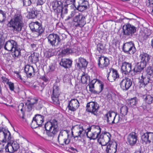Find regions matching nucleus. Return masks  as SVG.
Masks as SVG:
<instances>
[{
  "label": "nucleus",
  "mask_w": 153,
  "mask_h": 153,
  "mask_svg": "<svg viewBox=\"0 0 153 153\" xmlns=\"http://www.w3.org/2000/svg\"><path fill=\"white\" fill-rule=\"evenodd\" d=\"M72 52L73 51L69 46H64L61 51L62 55L63 56L68 55Z\"/></svg>",
  "instance_id": "72a5a7b5"
},
{
  "label": "nucleus",
  "mask_w": 153,
  "mask_h": 153,
  "mask_svg": "<svg viewBox=\"0 0 153 153\" xmlns=\"http://www.w3.org/2000/svg\"><path fill=\"white\" fill-rule=\"evenodd\" d=\"M63 131L62 130V131H60L59 133V134L58 135V137L59 138L60 137H65V136H64L63 135Z\"/></svg>",
  "instance_id": "e2e57ef3"
},
{
  "label": "nucleus",
  "mask_w": 153,
  "mask_h": 153,
  "mask_svg": "<svg viewBox=\"0 0 153 153\" xmlns=\"http://www.w3.org/2000/svg\"><path fill=\"white\" fill-rule=\"evenodd\" d=\"M123 51L128 54H133L136 51L134 43L132 41L124 43L122 48Z\"/></svg>",
  "instance_id": "1a4fd4ad"
},
{
  "label": "nucleus",
  "mask_w": 153,
  "mask_h": 153,
  "mask_svg": "<svg viewBox=\"0 0 153 153\" xmlns=\"http://www.w3.org/2000/svg\"><path fill=\"white\" fill-rule=\"evenodd\" d=\"M17 46H18L17 42L14 40L10 39L5 43L4 48L7 51H11Z\"/></svg>",
  "instance_id": "412c9836"
},
{
  "label": "nucleus",
  "mask_w": 153,
  "mask_h": 153,
  "mask_svg": "<svg viewBox=\"0 0 153 153\" xmlns=\"http://www.w3.org/2000/svg\"><path fill=\"white\" fill-rule=\"evenodd\" d=\"M128 108L126 106H123L120 109V115L125 116L127 114L128 112Z\"/></svg>",
  "instance_id": "37998d69"
},
{
  "label": "nucleus",
  "mask_w": 153,
  "mask_h": 153,
  "mask_svg": "<svg viewBox=\"0 0 153 153\" xmlns=\"http://www.w3.org/2000/svg\"><path fill=\"white\" fill-rule=\"evenodd\" d=\"M144 100L148 104H152L153 102V97L151 95H148L144 96Z\"/></svg>",
  "instance_id": "a19ab883"
},
{
  "label": "nucleus",
  "mask_w": 153,
  "mask_h": 153,
  "mask_svg": "<svg viewBox=\"0 0 153 153\" xmlns=\"http://www.w3.org/2000/svg\"><path fill=\"white\" fill-rule=\"evenodd\" d=\"M49 67V71H53L55 69V66L52 64L50 65Z\"/></svg>",
  "instance_id": "13d9d810"
},
{
  "label": "nucleus",
  "mask_w": 153,
  "mask_h": 153,
  "mask_svg": "<svg viewBox=\"0 0 153 153\" xmlns=\"http://www.w3.org/2000/svg\"><path fill=\"white\" fill-rule=\"evenodd\" d=\"M88 79H89V77L88 76V75L84 74L81 76V80L82 83L85 84L86 83L87 80Z\"/></svg>",
  "instance_id": "49530a36"
},
{
  "label": "nucleus",
  "mask_w": 153,
  "mask_h": 153,
  "mask_svg": "<svg viewBox=\"0 0 153 153\" xmlns=\"http://www.w3.org/2000/svg\"><path fill=\"white\" fill-rule=\"evenodd\" d=\"M146 74L150 76L153 77V66L149 65L147 66L145 69Z\"/></svg>",
  "instance_id": "58836bf2"
},
{
  "label": "nucleus",
  "mask_w": 153,
  "mask_h": 153,
  "mask_svg": "<svg viewBox=\"0 0 153 153\" xmlns=\"http://www.w3.org/2000/svg\"><path fill=\"white\" fill-rule=\"evenodd\" d=\"M111 134L108 132H106L104 134H101L100 135L99 138L97 139L98 142H99L100 139H102L105 141V143H109L111 140Z\"/></svg>",
  "instance_id": "7c9ffc66"
},
{
  "label": "nucleus",
  "mask_w": 153,
  "mask_h": 153,
  "mask_svg": "<svg viewBox=\"0 0 153 153\" xmlns=\"http://www.w3.org/2000/svg\"><path fill=\"white\" fill-rule=\"evenodd\" d=\"M72 62L71 60L68 59L64 58L62 59L59 64L65 68H69L71 66Z\"/></svg>",
  "instance_id": "393cba45"
},
{
  "label": "nucleus",
  "mask_w": 153,
  "mask_h": 153,
  "mask_svg": "<svg viewBox=\"0 0 153 153\" xmlns=\"http://www.w3.org/2000/svg\"><path fill=\"white\" fill-rule=\"evenodd\" d=\"M148 3L146 4V5H147L148 4V6L152 9H153V0H149Z\"/></svg>",
  "instance_id": "4d7b16f0"
},
{
  "label": "nucleus",
  "mask_w": 153,
  "mask_h": 153,
  "mask_svg": "<svg viewBox=\"0 0 153 153\" xmlns=\"http://www.w3.org/2000/svg\"><path fill=\"white\" fill-rule=\"evenodd\" d=\"M36 108L37 110H40L42 107L43 105L42 104V103L40 101H38L37 102L36 104Z\"/></svg>",
  "instance_id": "8fccbe9b"
},
{
  "label": "nucleus",
  "mask_w": 153,
  "mask_h": 153,
  "mask_svg": "<svg viewBox=\"0 0 153 153\" xmlns=\"http://www.w3.org/2000/svg\"><path fill=\"white\" fill-rule=\"evenodd\" d=\"M76 3V0H66L65 4H64L65 5L67 6L68 5L70 4H72L75 7V4Z\"/></svg>",
  "instance_id": "de8ad7c7"
},
{
  "label": "nucleus",
  "mask_w": 153,
  "mask_h": 153,
  "mask_svg": "<svg viewBox=\"0 0 153 153\" xmlns=\"http://www.w3.org/2000/svg\"><path fill=\"white\" fill-rule=\"evenodd\" d=\"M75 6V9L80 12L86 10L89 6L88 0H76Z\"/></svg>",
  "instance_id": "ddd939ff"
},
{
  "label": "nucleus",
  "mask_w": 153,
  "mask_h": 153,
  "mask_svg": "<svg viewBox=\"0 0 153 153\" xmlns=\"http://www.w3.org/2000/svg\"><path fill=\"white\" fill-rule=\"evenodd\" d=\"M79 131L78 132V136H80L82 137L84 135L85 133H87L86 130L84 129L82 126H80L79 127Z\"/></svg>",
  "instance_id": "c03bdc74"
},
{
  "label": "nucleus",
  "mask_w": 153,
  "mask_h": 153,
  "mask_svg": "<svg viewBox=\"0 0 153 153\" xmlns=\"http://www.w3.org/2000/svg\"><path fill=\"white\" fill-rule=\"evenodd\" d=\"M41 79L43 81V82L45 83L48 84L49 82L50 79L49 78L46 76H42Z\"/></svg>",
  "instance_id": "5fc2aeb1"
},
{
  "label": "nucleus",
  "mask_w": 153,
  "mask_h": 153,
  "mask_svg": "<svg viewBox=\"0 0 153 153\" xmlns=\"http://www.w3.org/2000/svg\"><path fill=\"white\" fill-rule=\"evenodd\" d=\"M57 140L59 144L62 146H63L64 144L65 145L69 144L70 141V139H68L67 138H65V137H61L59 138L58 137Z\"/></svg>",
  "instance_id": "473e14b6"
},
{
  "label": "nucleus",
  "mask_w": 153,
  "mask_h": 153,
  "mask_svg": "<svg viewBox=\"0 0 153 153\" xmlns=\"http://www.w3.org/2000/svg\"><path fill=\"white\" fill-rule=\"evenodd\" d=\"M61 0L60 1H53L51 3L53 9L54 11L58 12H60L61 11V5H62V2Z\"/></svg>",
  "instance_id": "a878e982"
},
{
  "label": "nucleus",
  "mask_w": 153,
  "mask_h": 153,
  "mask_svg": "<svg viewBox=\"0 0 153 153\" xmlns=\"http://www.w3.org/2000/svg\"><path fill=\"white\" fill-rule=\"evenodd\" d=\"M138 99L136 97L131 98L128 101V105L131 107H134L138 102Z\"/></svg>",
  "instance_id": "c9c22d12"
},
{
  "label": "nucleus",
  "mask_w": 153,
  "mask_h": 153,
  "mask_svg": "<svg viewBox=\"0 0 153 153\" xmlns=\"http://www.w3.org/2000/svg\"><path fill=\"white\" fill-rule=\"evenodd\" d=\"M25 104L27 105L28 111H30L32 110L34 105L30 103L28 101Z\"/></svg>",
  "instance_id": "3c124183"
},
{
  "label": "nucleus",
  "mask_w": 153,
  "mask_h": 153,
  "mask_svg": "<svg viewBox=\"0 0 153 153\" xmlns=\"http://www.w3.org/2000/svg\"><path fill=\"white\" fill-rule=\"evenodd\" d=\"M24 105L23 103H20L18 107L19 110L21 109V108H23Z\"/></svg>",
  "instance_id": "338daca9"
},
{
  "label": "nucleus",
  "mask_w": 153,
  "mask_h": 153,
  "mask_svg": "<svg viewBox=\"0 0 153 153\" xmlns=\"http://www.w3.org/2000/svg\"><path fill=\"white\" fill-rule=\"evenodd\" d=\"M117 114L113 111H109L105 115V120L107 123L110 125H113L115 123L114 122L116 117Z\"/></svg>",
  "instance_id": "f3484780"
},
{
  "label": "nucleus",
  "mask_w": 153,
  "mask_h": 153,
  "mask_svg": "<svg viewBox=\"0 0 153 153\" xmlns=\"http://www.w3.org/2000/svg\"><path fill=\"white\" fill-rule=\"evenodd\" d=\"M38 101V99L37 98L35 97L31 98L30 100H27V101L29 102L30 103L32 104L33 105L35 104H36Z\"/></svg>",
  "instance_id": "09e8293b"
},
{
  "label": "nucleus",
  "mask_w": 153,
  "mask_h": 153,
  "mask_svg": "<svg viewBox=\"0 0 153 153\" xmlns=\"http://www.w3.org/2000/svg\"><path fill=\"white\" fill-rule=\"evenodd\" d=\"M51 50H49V52L48 53V57H51L54 55V54L53 53H50L51 52Z\"/></svg>",
  "instance_id": "69168bd1"
},
{
  "label": "nucleus",
  "mask_w": 153,
  "mask_h": 153,
  "mask_svg": "<svg viewBox=\"0 0 153 153\" xmlns=\"http://www.w3.org/2000/svg\"><path fill=\"white\" fill-rule=\"evenodd\" d=\"M139 82L140 83V85L144 86L146 85L150 82H151L152 81L150 79V76L146 74H144L143 73H141V77L139 78Z\"/></svg>",
  "instance_id": "5701e85b"
},
{
  "label": "nucleus",
  "mask_w": 153,
  "mask_h": 153,
  "mask_svg": "<svg viewBox=\"0 0 153 153\" xmlns=\"http://www.w3.org/2000/svg\"><path fill=\"white\" fill-rule=\"evenodd\" d=\"M0 141L6 143L10 141L14 152L17 151L19 148V145L16 142L13 141V138L11 136V134L7 128L0 127Z\"/></svg>",
  "instance_id": "7ed1b4c3"
},
{
  "label": "nucleus",
  "mask_w": 153,
  "mask_h": 153,
  "mask_svg": "<svg viewBox=\"0 0 153 153\" xmlns=\"http://www.w3.org/2000/svg\"><path fill=\"white\" fill-rule=\"evenodd\" d=\"M30 61L32 62L36 63L38 62L39 60V55L37 53H34L31 54L30 57H29Z\"/></svg>",
  "instance_id": "e433bc0d"
},
{
  "label": "nucleus",
  "mask_w": 153,
  "mask_h": 153,
  "mask_svg": "<svg viewBox=\"0 0 153 153\" xmlns=\"http://www.w3.org/2000/svg\"><path fill=\"white\" fill-rule=\"evenodd\" d=\"M110 64V60L108 58L102 55L98 57L97 66L99 68L102 70L106 69Z\"/></svg>",
  "instance_id": "6e6552de"
},
{
  "label": "nucleus",
  "mask_w": 153,
  "mask_h": 153,
  "mask_svg": "<svg viewBox=\"0 0 153 153\" xmlns=\"http://www.w3.org/2000/svg\"><path fill=\"white\" fill-rule=\"evenodd\" d=\"M29 26L32 32H37L39 35L42 34L45 30V28L42 26V23L37 21L31 22L30 23Z\"/></svg>",
  "instance_id": "0eeeda50"
},
{
  "label": "nucleus",
  "mask_w": 153,
  "mask_h": 153,
  "mask_svg": "<svg viewBox=\"0 0 153 153\" xmlns=\"http://www.w3.org/2000/svg\"><path fill=\"white\" fill-rule=\"evenodd\" d=\"M44 127L48 137L51 139L59 131L58 121L55 119H51L46 122Z\"/></svg>",
  "instance_id": "20e7f679"
},
{
  "label": "nucleus",
  "mask_w": 153,
  "mask_h": 153,
  "mask_svg": "<svg viewBox=\"0 0 153 153\" xmlns=\"http://www.w3.org/2000/svg\"><path fill=\"white\" fill-rule=\"evenodd\" d=\"M44 117L39 114H36L33 117L31 125L33 128H35L38 126H41L43 122Z\"/></svg>",
  "instance_id": "9b49d317"
},
{
  "label": "nucleus",
  "mask_w": 153,
  "mask_h": 153,
  "mask_svg": "<svg viewBox=\"0 0 153 153\" xmlns=\"http://www.w3.org/2000/svg\"><path fill=\"white\" fill-rule=\"evenodd\" d=\"M120 78V75L116 70L112 69L111 76L107 78L108 80L111 82H113L117 80Z\"/></svg>",
  "instance_id": "c756f323"
},
{
  "label": "nucleus",
  "mask_w": 153,
  "mask_h": 153,
  "mask_svg": "<svg viewBox=\"0 0 153 153\" xmlns=\"http://www.w3.org/2000/svg\"><path fill=\"white\" fill-rule=\"evenodd\" d=\"M91 129L97 130V131L92 132L91 135L94 138V140H96L97 138L98 139L101 132V129L100 127L98 126L92 125L91 127L87 128L88 132L91 131Z\"/></svg>",
  "instance_id": "6ab92c4d"
},
{
  "label": "nucleus",
  "mask_w": 153,
  "mask_h": 153,
  "mask_svg": "<svg viewBox=\"0 0 153 153\" xmlns=\"http://www.w3.org/2000/svg\"><path fill=\"white\" fill-rule=\"evenodd\" d=\"M7 25L10 28L11 30L14 33H18L20 32L24 26L22 16L20 13L17 12Z\"/></svg>",
  "instance_id": "f257e3e1"
},
{
  "label": "nucleus",
  "mask_w": 153,
  "mask_h": 153,
  "mask_svg": "<svg viewBox=\"0 0 153 153\" xmlns=\"http://www.w3.org/2000/svg\"><path fill=\"white\" fill-rule=\"evenodd\" d=\"M79 104L76 99H72L69 102L67 107L69 110L74 112L77 109L79 106Z\"/></svg>",
  "instance_id": "aec40b11"
},
{
  "label": "nucleus",
  "mask_w": 153,
  "mask_h": 153,
  "mask_svg": "<svg viewBox=\"0 0 153 153\" xmlns=\"http://www.w3.org/2000/svg\"><path fill=\"white\" fill-rule=\"evenodd\" d=\"M112 69H114V68H110L109 69V71L108 72L107 74V78H108V77H109L110 74L111 72V70L112 71Z\"/></svg>",
  "instance_id": "0e129e2a"
},
{
  "label": "nucleus",
  "mask_w": 153,
  "mask_h": 153,
  "mask_svg": "<svg viewBox=\"0 0 153 153\" xmlns=\"http://www.w3.org/2000/svg\"><path fill=\"white\" fill-rule=\"evenodd\" d=\"M23 5L25 6H30L31 2L30 0H23Z\"/></svg>",
  "instance_id": "864d4df0"
},
{
  "label": "nucleus",
  "mask_w": 153,
  "mask_h": 153,
  "mask_svg": "<svg viewBox=\"0 0 153 153\" xmlns=\"http://www.w3.org/2000/svg\"><path fill=\"white\" fill-rule=\"evenodd\" d=\"M73 21L77 23L75 25L76 27H82L86 24L85 16L82 13H79L77 15L75 16L73 18Z\"/></svg>",
  "instance_id": "f8f14e48"
},
{
  "label": "nucleus",
  "mask_w": 153,
  "mask_h": 153,
  "mask_svg": "<svg viewBox=\"0 0 153 153\" xmlns=\"http://www.w3.org/2000/svg\"><path fill=\"white\" fill-rule=\"evenodd\" d=\"M141 139L143 143L149 144L152 142H153V133L147 132L144 133L141 136Z\"/></svg>",
  "instance_id": "a211bd4d"
},
{
  "label": "nucleus",
  "mask_w": 153,
  "mask_h": 153,
  "mask_svg": "<svg viewBox=\"0 0 153 153\" xmlns=\"http://www.w3.org/2000/svg\"><path fill=\"white\" fill-rule=\"evenodd\" d=\"M23 51L20 48H18V46H16L12 51V55L14 58H18L21 56V51Z\"/></svg>",
  "instance_id": "2f4dec72"
},
{
  "label": "nucleus",
  "mask_w": 153,
  "mask_h": 153,
  "mask_svg": "<svg viewBox=\"0 0 153 153\" xmlns=\"http://www.w3.org/2000/svg\"><path fill=\"white\" fill-rule=\"evenodd\" d=\"M24 71L29 77L32 76L33 74L35 75L34 69L32 66L28 65H26L25 67Z\"/></svg>",
  "instance_id": "c85d7f7f"
},
{
  "label": "nucleus",
  "mask_w": 153,
  "mask_h": 153,
  "mask_svg": "<svg viewBox=\"0 0 153 153\" xmlns=\"http://www.w3.org/2000/svg\"><path fill=\"white\" fill-rule=\"evenodd\" d=\"M78 61L79 62H77L76 65L79 69H81L82 68H84L85 69L87 67L88 62L85 59L81 57H79Z\"/></svg>",
  "instance_id": "bb28decb"
},
{
  "label": "nucleus",
  "mask_w": 153,
  "mask_h": 153,
  "mask_svg": "<svg viewBox=\"0 0 153 153\" xmlns=\"http://www.w3.org/2000/svg\"><path fill=\"white\" fill-rule=\"evenodd\" d=\"M125 116L120 115H119L117 123H120L123 124L126 122V119L125 118Z\"/></svg>",
  "instance_id": "79ce46f5"
},
{
  "label": "nucleus",
  "mask_w": 153,
  "mask_h": 153,
  "mask_svg": "<svg viewBox=\"0 0 153 153\" xmlns=\"http://www.w3.org/2000/svg\"><path fill=\"white\" fill-rule=\"evenodd\" d=\"M44 2L43 0H38L37 2V5H42Z\"/></svg>",
  "instance_id": "bf43d9fd"
},
{
  "label": "nucleus",
  "mask_w": 153,
  "mask_h": 153,
  "mask_svg": "<svg viewBox=\"0 0 153 153\" xmlns=\"http://www.w3.org/2000/svg\"><path fill=\"white\" fill-rule=\"evenodd\" d=\"M105 46V44L102 43H98L97 45V50L98 51L99 53H102L107 50Z\"/></svg>",
  "instance_id": "f704fd0d"
},
{
  "label": "nucleus",
  "mask_w": 153,
  "mask_h": 153,
  "mask_svg": "<svg viewBox=\"0 0 153 153\" xmlns=\"http://www.w3.org/2000/svg\"><path fill=\"white\" fill-rule=\"evenodd\" d=\"M139 57L140 61L135 63L134 68L133 69L134 74H132V76L140 73L143 71L147 64L149 63L151 57V55L143 52L141 53Z\"/></svg>",
  "instance_id": "f03ea898"
},
{
  "label": "nucleus",
  "mask_w": 153,
  "mask_h": 153,
  "mask_svg": "<svg viewBox=\"0 0 153 153\" xmlns=\"http://www.w3.org/2000/svg\"><path fill=\"white\" fill-rule=\"evenodd\" d=\"M48 42L52 46H58L61 45V39L60 36L54 33L50 34L47 37Z\"/></svg>",
  "instance_id": "423d86ee"
},
{
  "label": "nucleus",
  "mask_w": 153,
  "mask_h": 153,
  "mask_svg": "<svg viewBox=\"0 0 153 153\" xmlns=\"http://www.w3.org/2000/svg\"><path fill=\"white\" fill-rule=\"evenodd\" d=\"M131 64L124 61L122 63L121 68V71L123 74L125 76L128 75L131 71H133L131 70Z\"/></svg>",
  "instance_id": "dca6fc26"
},
{
  "label": "nucleus",
  "mask_w": 153,
  "mask_h": 153,
  "mask_svg": "<svg viewBox=\"0 0 153 153\" xmlns=\"http://www.w3.org/2000/svg\"><path fill=\"white\" fill-rule=\"evenodd\" d=\"M5 38L2 34L0 33V49L4 47V45Z\"/></svg>",
  "instance_id": "a18cd8bd"
},
{
  "label": "nucleus",
  "mask_w": 153,
  "mask_h": 153,
  "mask_svg": "<svg viewBox=\"0 0 153 153\" xmlns=\"http://www.w3.org/2000/svg\"><path fill=\"white\" fill-rule=\"evenodd\" d=\"M137 140V134L135 132L130 133L128 136L127 141L131 146H134Z\"/></svg>",
  "instance_id": "4be33fe9"
},
{
  "label": "nucleus",
  "mask_w": 153,
  "mask_h": 153,
  "mask_svg": "<svg viewBox=\"0 0 153 153\" xmlns=\"http://www.w3.org/2000/svg\"><path fill=\"white\" fill-rule=\"evenodd\" d=\"M146 108V105L143 104L140 107V109H141L142 111H144Z\"/></svg>",
  "instance_id": "052dcab7"
},
{
  "label": "nucleus",
  "mask_w": 153,
  "mask_h": 153,
  "mask_svg": "<svg viewBox=\"0 0 153 153\" xmlns=\"http://www.w3.org/2000/svg\"><path fill=\"white\" fill-rule=\"evenodd\" d=\"M86 108V111L88 112L97 116L99 106L97 102H91L87 103Z\"/></svg>",
  "instance_id": "9d476101"
},
{
  "label": "nucleus",
  "mask_w": 153,
  "mask_h": 153,
  "mask_svg": "<svg viewBox=\"0 0 153 153\" xmlns=\"http://www.w3.org/2000/svg\"><path fill=\"white\" fill-rule=\"evenodd\" d=\"M7 84L9 86L10 89L11 91H13L14 89V83L8 81Z\"/></svg>",
  "instance_id": "603ef678"
},
{
  "label": "nucleus",
  "mask_w": 153,
  "mask_h": 153,
  "mask_svg": "<svg viewBox=\"0 0 153 153\" xmlns=\"http://www.w3.org/2000/svg\"><path fill=\"white\" fill-rule=\"evenodd\" d=\"M99 80V79H94L93 80H92L91 82H90L91 83H93V84L94 85V84L97 82H98V80Z\"/></svg>",
  "instance_id": "774afa93"
},
{
  "label": "nucleus",
  "mask_w": 153,
  "mask_h": 153,
  "mask_svg": "<svg viewBox=\"0 0 153 153\" xmlns=\"http://www.w3.org/2000/svg\"><path fill=\"white\" fill-rule=\"evenodd\" d=\"M106 153H115L117 151V144H116L114 147V144H111L110 143H106Z\"/></svg>",
  "instance_id": "cd10ccee"
},
{
  "label": "nucleus",
  "mask_w": 153,
  "mask_h": 153,
  "mask_svg": "<svg viewBox=\"0 0 153 153\" xmlns=\"http://www.w3.org/2000/svg\"><path fill=\"white\" fill-rule=\"evenodd\" d=\"M123 37L125 39L131 38L137 34V27L129 23L124 25L122 28Z\"/></svg>",
  "instance_id": "39448f33"
},
{
  "label": "nucleus",
  "mask_w": 153,
  "mask_h": 153,
  "mask_svg": "<svg viewBox=\"0 0 153 153\" xmlns=\"http://www.w3.org/2000/svg\"><path fill=\"white\" fill-rule=\"evenodd\" d=\"M7 144L5 147V150L6 152H8L10 153L14 152L12 146L11 144V142L10 141H7Z\"/></svg>",
  "instance_id": "4c0bfd02"
},
{
  "label": "nucleus",
  "mask_w": 153,
  "mask_h": 153,
  "mask_svg": "<svg viewBox=\"0 0 153 153\" xmlns=\"http://www.w3.org/2000/svg\"><path fill=\"white\" fill-rule=\"evenodd\" d=\"M60 93V91L59 87L56 85H54L51 95V98L52 101L54 104H58L59 103L58 97Z\"/></svg>",
  "instance_id": "4468645a"
},
{
  "label": "nucleus",
  "mask_w": 153,
  "mask_h": 153,
  "mask_svg": "<svg viewBox=\"0 0 153 153\" xmlns=\"http://www.w3.org/2000/svg\"><path fill=\"white\" fill-rule=\"evenodd\" d=\"M133 81L131 79L126 77L123 79L120 83V87L124 91L128 90L131 86Z\"/></svg>",
  "instance_id": "2eb2a0df"
},
{
  "label": "nucleus",
  "mask_w": 153,
  "mask_h": 153,
  "mask_svg": "<svg viewBox=\"0 0 153 153\" xmlns=\"http://www.w3.org/2000/svg\"><path fill=\"white\" fill-rule=\"evenodd\" d=\"M98 83L100 84L99 85L100 87V91L101 92L104 88V83L100 81V80H98Z\"/></svg>",
  "instance_id": "6e6d98bb"
},
{
  "label": "nucleus",
  "mask_w": 153,
  "mask_h": 153,
  "mask_svg": "<svg viewBox=\"0 0 153 153\" xmlns=\"http://www.w3.org/2000/svg\"><path fill=\"white\" fill-rule=\"evenodd\" d=\"M67 7V6L63 4V3H62V5H61V11L60 12H58L57 13V15H59L60 14V15L61 16L62 14H66L68 13Z\"/></svg>",
  "instance_id": "ea45409f"
},
{
  "label": "nucleus",
  "mask_w": 153,
  "mask_h": 153,
  "mask_svg": "<svg viewBox=\"0 0 153 153\" xmlns=\"http://www.w3.org/2000/svg\"><path fill=\"white\" fill-rule=\"evenodd\" d=\"M40 11L32 7L28 12V16L29 19H35L39 18L40 16Z\"/></svg>",
  "instance_id": "b1692460"
},
{
  "label": "nucleus",
  "mask_w": 153,
  "mask_h": 153,
  "mask_svg": "<svg viewBox=\"0 0 153 153\" xmlns=\"http://www.w3.org/2000/svg\"><path fill=\"white\" fill-rule=\"evenodd\" d=\"M0 98L1 100L6 101L7 99L2 94L0 95Z\"/></svg>",
  "instance_id": "680f3d73"
}]
</instances>
